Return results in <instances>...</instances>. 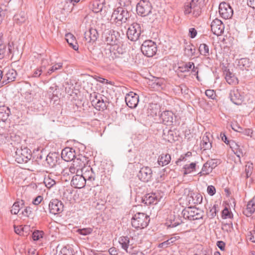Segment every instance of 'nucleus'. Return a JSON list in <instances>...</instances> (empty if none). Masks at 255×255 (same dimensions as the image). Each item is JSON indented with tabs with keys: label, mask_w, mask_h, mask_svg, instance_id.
Listing matches in <instances>:
<instances>
[{
	"label": "nucleus",
	"mask_w": 255,
	"mask_h": 255,
	"mask_svg": "<svg viewBox=\"0 0 255 255\" xmlns=\"http://www.w3.org/2000/svg\"><path fill=\"white\" fill-rule=\"evenodd\" d=\"M204 5L205 0H187L184 4V12L197 17L201 14Z\"/></svg>",
	"instance_id": "f257e3e1"
},
{
	"label": "nucleus",
	"mask_w": 255,
	"mask_h": 255,
	"mask_svg": "<svg viewBox=\"0 0 255 255\" xmlns=\"http://www.w3.org/2000/svg\"><path fill=\"white\" fill-rule=\"evenodd\" d=\"M130 14L126 7L118 6L113 12L111 20L118 26L125 23L130 18Z\"/></svg>",
	"instance_id": "f03ea898"
},
{
	"label": "nucleus",
	"mask_w": 255,
	"mask_h": 255,
	"mask_svg": "<svg viewBox=\"0 0 255 255\" xmlns=\"http://www.w3.org/2000/svg\"><path fill=\"white\" fill-rule=\"evenodd\" d=\"M31 157V150L25 146L17 147L14 155L15 160L18 163H27L30 160Z\"/></svg>",
	"instance_id": "7ed1b4c3"
},
{
	"label": "nucleus",
	"mask_w": 255,
	"mask_h": 255,
	"mask_svg": "<svg viewBox=\"0 0 255 255\" xmlns=\"http://www.w3.org/2000/svg\"><path fill=\"white\" fill-rule=\"evenodd\" d=\"M149 216L143 213H137L131 219V225L136 229L146 227L149 222Z\"/></svg>",
	"instance_id": "20e7f679"
},
{
	"label": "nucleus",
	"mask_w": 255,
	"mask_h": 255,
	"mask_svg": "<svg viewBox=\"0 0 255 255\" xmlns=\"http://www.w3.org/2000/svg\"><path fill=\"white\" fill-rule=\"evenodd\" d=\"M152 6L149 0H140L136 4V12L138 15L146 16L152 12Z\"/></svg>",
	"instance_id": "39448f33"
},
{
	"label": "nucleus",
	"mask_w": 255,
	"mask_h": 255,
	"mask_svg": "<svg viewBox=\"0 0 255 255\" xmlns=\"http://www.w3.org/2000/svg\"><path fill=\"white\" fill-rule=\"evenodd\" d=\"M121 43H117L111 45L110 48L106 50V58L110 60H114L116 58L121 57L124 54L125 50L120 46Z\"/></svg>",
	"instance_id": "423d86ee"
},
{
	"label": "nucleus",
	"mask_w": 255,
	"mask_h": 255,
	"mask_svg": "<svg viewBox=\"0 0 255 255\" xmlns=\"http://www.w3.org/2000/svg\"><path fill=\"white\" fill-rule=\"evenodd\" d=\"M141 50L147 57H152L156 53L157 46L156 43L152 40H146L141 45Z\"/></svg>",
	"instance_id": "0eeeda50"
},
{
	"label": "nucleus",
	"mask_w": 255,
	"mask_h": 255,
	"mask_svg": "<svg viewBox=\"0 0 255 255\" xmlns=\"http://www.w3.org/2000/svg\"><path fill=\"white\" fill-rule=\"evenodd\" d=\"M141 30L139 24L134 22L131 24L128 29L127 32L128 39L132 41L137 40L141 34Z\"/></svg>",
	"instance_id": "6e6552de"
},
{
	"label": "nucleus",
	"mask_w": 255,
	"mask_h": 255,
	"mask_svg": "<svg viewBox=\"0 0 255 255\" xmlns=\"http://www.w3.org/2000/svg\"><path fill=\"white\" fill-rule=\"evenodd\" d=\"M103 37L104 38L105 42L110 46L117 43H121L119 32L114 30L105 31Z\"/></svg>",
	"instance_id": "1a4fd4ad"
},
{
	"label": "nucleus",
	"mask_w": 255,
	"mask_h": 255,
	"mask_svg": "<svg viewBox=\"0 0 255 255\" xmlns=\"http://www.w3.org/2000/svg\"><path fill=\"white\" fill-rule=\"evenodd\" d=\"M219 12L221 16L225 19L231 18L233 14V10L231 6L225 2L219 4Z\"/></svg>",
	"instance_id": "9d476101"
},
{
	"label": "nucleus",
	"mask_w": 255,
	"mask_h": 255,
	"mask_svg": "<svg viewBox=\"0 0 255 255\" xmlns=\"http://www.w3.org/2000/svg\"><path fill=\"white\" fill-rule=\"evenodd\" d=\"M63 203L57 199H52L49 203V212L56 215L61 213L63 211Z\"/></svg>",
	"instance_id": "9b49d317"
},
{
	"label": "nucleus",
	"mask_w": 255,
	"mask_h": 255,
	"mask_svg": "<svg viewBox=\"0 0 255 255\" xmlns=\"http://www.w3.org/2000/svg\"><path fill=\"white\" fill-rule=\"evenodd\" d=\"M152 171L148 166H143L140 168L137 174L138 179L142 182H147L151 179Z\"/></svg>",
	"instance_id": "f8f14e48"
},
{
	"label": "nucleus",
	"mask_w": 255,
	"mask_h": 255,
	"mask_svg": "<svg viewBox=\"0 0 255 255\" xmlns=\"http://www.w3.org/2000/svg\"><path fill=\"white\" fill-rule=\"evenodd\" d=\"M80 1V0H65L62 4V7L61 8V13L66 16L73 10L76 3Z\"/></svg>",
	"instance_id": "ddd939ff"
},
{
	"label": "nucleus",
	"mask_w": 255,
	"mask_h": 255,
	"mask_svg": "<svg viewBox=\"0 0 255 255\" xmlns=\"http://www.w3.org/2000/svg\"><path fill=\"white\" fill-rule=\"evenodd\" d=\"M224 25L222 21L216 18L214 19L211 24V29L213 33L217 36L221 35L224 30Z\"/></svg>",
	"instance_id": "4468645a"
},
{
	"label": "nucleus",
	"mask_w": 255,
	"mask_h": 255,
	"mask_svg": "<svg viewBox=\"0 0 255 255\" xmlns=\"http://www.w3.org/2000/svg\"><path fill=\"white\" fill-rule=\"evenodd\" d=\"M125 101L128 107L131 109L135 108L138 103L139 96L136 94L130 92L126 95Z\"/></svg>",
	"instance_id": "2eb2a0df"
},
{
	"label": "nucleus",
	"mask_w": 255,
	"mask_h": 255,
	"mask_svg": "<svg viewBox=\"0 0 255 255\" xmlns=\"http://www.w3.org/2000/svg\"><path fill=\"white\" fill-rule=\"evenodd\" d=\"M81 172L82 173V175L86 182H87L88 184L90 186L95 179V174L93 172V169L90 166H88L82 169Z\"/></svg>",
	"instance_id": "dca6fc26"
},
{
	"label": "nucleus",
	"mask_w": 255,
	"mask_h": 255,
	"mask_svg": "<svg viewBox=\"0 0 255 255\" xmlns=\"http://www.w3.org/2000/svg\"><path fill=\"white\" fill-rule=\"evenodd\" d=\"M231 100L233 103L237 105H240L243 102V96L241 92L238 89L234 88L230 93Z\"/></svg>",
	"instance_id": "f3484780"
},
{
	"label": "nucleus",
	"mask_w": 255,
	"mask_h": 255,
	"mask_svg": "<svg viewBox=\"0 0 255 255\" xmlns=\"http://www.w3.org/2000/svg\"><path fill=\"white\" fill-rule=\"evenodd\" d=\"M202 196L199 193L189 191L187 200L190 205L200 204L202 202Z\"/></svg>",
	"instance_id": "a211bd4d"
},
{
	"label": "nucleus",
	"mask_w": 255,
	"mask_h": 255,
	"mask_svg": "<svg viewBox=\"0 0 255 255\" xmlns=\"http://www.w3.org/2000/svg\"><path fill=\"white\" fill-rule=\"evenodd\" d=\"M10 46L7 48L6 43L3 41V34L0 33V60L3 59L6 55L9 56L11 53Z\"/></svg>",
	"instance_id": "6ab92c4d"
},
{
	"label": "nucleus",
	"mask_w": 255,
	"mask_h": 255,
	"mask_svg": "<svg viewBox=\"0 0 255 255\" xmlns=\"http://www.w3.org/2000/svg\"><path fill=\"white\" fill-rule=\"evenodd\" d=\"M75 157V150L70 147H66L62 150L61 157L65 161L73 160Z\"/></svg>",
	"instance_id": "aec40b11"
},
{
	"label": "nucleus",
	"mask_w": 255,
	"mask_h": 255,
	"mask_svg": "<svg viewBox=\"0 0 255 255\" xmlns=\"http://www.w3.org/2000/svg\"><path fill=\"white\" fill-rule=\"evenodd\" d=\"M71 183L74 188H82L85 186L86 182L82 175L76 174L73 177Z\"/></svg>",
	"instance_id": "412c9836"
},
{
	"label": "nucleus",
	"mask_w": 255,
	"mask_h": 255,
	"mask_svg": "<svg viewBox=\"0 0 255 255\" xmlns=\"http://www.w3.org/2000/svg\"><path fill=\"white\" fill-rule=\"evenodd\" d=\"M160 117L165 125H170L173 123V113L171 111H164L160 114Z\"/></svg>",
	"instance_id": "4be33fe9"
},
{
	"label": "nucleus",
	"mask_w": 255,
	"mask_h": 255,
	"mask_svg": "<svg viewBox=\"0 0 255 255\" xmlns=\"http://www.w3.org/2000/svg\"><path fill=\"white\" fill-rule=\"evenodd\" d=\"M17 75L16 71L13 69H9L4 76L2 84H6L15 80Z\"/></svg>",
	"instance_id": "5701e85b"
},
{
	"label": "nucleus",
	"mask_w": 255,
	"mask_h": 255,
	"mask_svg": "<svg viewBox=\"0 0 255 255\" xmlns=\"http://www.w3.org/2000/svg\"><path fill=\"white\" fill-rule=\"evenodd\" d=\"M86 158L85 156H81L78 158H75L73 160L72 164L79 171H82V169L86 167L85 164L86 162Z\"/></svg>",
	"instance_id": "b1692460"
},
{
	"label": "nucleus",
	"mask_w": 255,
	"mask_h": 255,
	"mask_svg": "<svg viewBox=\"0 0 255 255\" xmlns=\"http://www.w3.org/2000/svg\"><path fill=\"white\" fill-rule=\"evenodd\" d=\"M148 115L152 117L160 115V107L157 104L151 103L148 108Z\"/></svg>",
	"instance_id": "393cba45"
},
{
	"label": "nucleus",
	"mask_w": 255,
	"mask_h": 255,
	"mask_svg": "<svg viewBox=\"0 0 255 255\" xmlns=\"http://www.w3.org/2000/svg\"><path fill=\"white\" fill-rule=\"evenodd\" d=\"M119 242L122 248L128 253H132V249L128 250L129 246V238L127 236H122L120 238Z\"/></svg>",
	"instance_id": "a878e982"
},
{
	"label": "nucleus",
	"mask_w": 255,
	"mask_h": 255,
	"mask_svg": "<svg viewBox=\"0 0 255 255\" xmlns=\"http://www.w3.org/2000/svg\"><path fill=\"white\" fill-rule=\"evenodd\" d=\"M159 199L155 194H146L142 199V202L146 205L156 204Z\"/></svg>",
	"instance_id": "bb28decb"
},
{
	"label": "nucleus",
	"mask_w": 255,
	"mask_h": 255,
	"mask_svg": "<svg viewBox=\"0 0 255 255\" xmlns=\"http://www.w3.org/2000/svg\"><path fill=\"white\" fill-rule=\"evenodd\" d=\"M225 75V79L227 82L230 85H235L238 83L237 78L235 74L230 71L229 70H226L224 72Z\"/></svg>",
	"instance_id": "cd10ccee"
},
{
	"label": "nucleus",
	"mask_w": 255,
	"mask_h": 255,
	"mask_svg": "<svg viewBox=\"0 0 255 255\" xmlns=\"http://www.w3.org/2000/svg\"><path fill=\"white\" fill-rule=\"evenodd\" d=\"M65 39L70 45L74 50H77L78 49V45L74 36L68 33L65 35Z\"/></svg>",
	"instance_id": "c85d7f7f"
},
{
	"label": "nucleus",
	"mask_w": 255,
	"mask_h": 255,
	"mask_svg": "<svg viewBox=\"0 0 255 255\" xmlns=\"http://www.w3.org/2000/svg\"><path fill=\"white\" fill-rule=\"evenodd\" d=\"M171 161V156L168 153H162L158 158V163L159 165L164 166L168 164Z\"/></svg>",
	"instance_id": "c756f323"
},
{
	"label": "nucleus",
	"mask_w": 255,
	"mask_h": 255,
	"mask_svg": "<svg viewBox=\"0 0 255 255\" xmlns=\"http://www.w3.org/2000/svg\"><path fill=\"white\" fill-rule=\"evenodd\" d=\"M204 212L196 208H192V214H191L190 221H194L202 219Z\"/></svg>",
	"instance_id": "7c9ffc66"
},
{
	"label": "nucleus",
	"mask_w": 255,
	"mask_h": 255,
	"mask_svg": "<svg viewBox=\"0 0 255 255\" xmlns=\"http://www.w3.org/2000/svg\"><path fill=\"white\" fill-rule=\"evenodd\" d=\"M10 109L5 106H0V121L5 122L9 116Z\"/></svg>",
	"instance_id": "2f4dec72"
},
{
	"label": "nucleus",
	"mask_w": 255,
	"mask_h": 255,
	"mask_svg": "<svg viewBox=\"0 0 255 255\" xmlns=\"http://www.w3.org/2000/svg\"><path fill=\"white\" fill-rule=\"evenodd\" d=\"M252 63L248 58H242L238 61V66L239 68L242 70H249L251 66Z\"/></svg>",
	"instance_id": "473e14b6"
},
{
	"label": "nucleus",
	"mask_w": 255,
	"mask_h": 255,
	"mask_svg": "<svg viewBox=\"0 0 255 255\" xmlns=\"http://www.w3.org/2000/svg\"><path fill=\"white\" fill-rule=\"evenodd\" d=\"M27 17L26 14L24 11H20L14 15L13 20L18 24H21L25 22L27 20Z\"/></svg>",
	"instance_id": "72a5a7b5"
},
{
	"label": "nucleus",
	"mask_w": 255,
	"mask_h": 255,
	"mask_svg": "<svg viewBox=\"0 0 255 255\" xmlns=\"http://www.w3.org/2000/svg\"><path fill=\"white\" fill-rule=\"evenodd\" d=\"M255 211V196L249 201L247 205V208L244 213L247 216H249Z\"/></svg>",
	"instance_id": "f704fd0d"
},
{
	"label": "nucleus",
	"mask_w": 255,
	"mask_h": 255,
	"mask_svg": "<svg viewBox=\"0 0 255 255\" xmlns=\"http://www.w3.org/2000/svg\"><path fill=\"white\" fill-rule=\"evenodd\" d=\"M201 149L203 150L209 149L212 147V144L207 136H203L201 142Z\"/></svg>",
	"instance_id": "c9c22d12"
},
{
	"label": "nucleus",
	"mask_w": 255,
	"mask_h": 255,
	"mask_svg": "<svg viewBox=\"0 0 255 255\" xmlns=\"http://www.w3.org/2000/svg\"><path fill=\"white\" fill-rule=\"evenodd\" d=\"M52 177L53 175L51 174L45 177L44 179V183L48 188H51L56 184L55 180Z\"/></svg>",
	"instance_id": "e433bc0d"
},
{
	"label": "nucleus",
	"mask_w": 255,
	"mask_h": 255,
	"mask_svg": "<svg viewBox=\"0 0 255 255\" xmlns=\"http://www.w3.org/2000/svg\"><path fill=\"white\" fill-rule=\"evenodd\" d=\"M93 105L99 111H104L106 108V105L102 99H98V101H93Z\"/></svg>",
	"instance_id": "4c0bfd02"
},
{
	"label": "nucleus",
	"mask_w": 255,
	"mask_h": 255,
	"mask_svg": "<svg viewBox=\"0 0 255 255\" xmlns=\"http://www.w3.org/2000/svg\"><path fill=\"white\" fill-rule=\"evenodd\" d=\"M196 164L194 162H192L189 164H186L183 167V173L186 175L191 173L195 170Z\"/></svg>",
	"instance_id": "58836bf2"
},
{
	"label": "nucleus",
	"mask_w": 255,
	"mask_h": 255,
	"mask_svg": "<svg viewBox=\"0 0 255 255\" xmlns=\"http://www.w3.org/2000/svg\"><path fill=\"white\" fill-rule=\"evenodd\" d=\"M92 10L95 13L101 11L103 7V4L100 0L94 1L92 4Z\"/></svg>",
	"instance_id": "ea45409f"
},
{
	"label": "nucleus",
	"mask_w": 255,
	"mask_h": 255,
	"mask_svg": "<svg viewBox=\"0 0 255 255\" xmlns=\"http://www.w3.org/2000/svg\"><path fill=\"white\" fill-rule=\"evenodd\" d=\"M184 51L188 57H192L195 52V48L192 44H188L185 47Z\"/></svg>",
	"instance_id": "a19ab883"
},
{
	"label": "nucleus",
	"mask_w": 255,
	"mask_h": 255,
	"mask_svg": "<svg viewBox=\"0 0 255 255\" xmlns=\"http://www.w3.org/2000/svg\"><path fill=\"white\" fill-rule=\"evenodd\" d=\"M192 66H194L193 62H187L183 64L182 66H180L178 67V69L181 72H186L190 71L192 69Z\"/></svg>",
	"instance_id": "79ce46f5"
},
{
	"label": "nucleus",
	"mask_w": 255,
	"mask_h": 255,
	"mask_svg": "<svg viewBox=\"0 0 255 255\" xmlns=\"http://www.w3.org/2000/svg\"><path fill=\"white\" fill-rule=\"evenodd\" d=\"M53 154H49L46 158V162L50 167H53L56 165L57 159L53 157Z\"/></svg>",
	"instance_id": "37998d69"
},
{
	"label": "nucleus",
	"mask_w": 255,
	"mask_h": 255,
	"mask_svg": "<svg viewBox=\"0 0 255 255\" xmlns=\"http://www.w3.org/2000/svg\"><path fill=\"white\" fill-rule=\"evenodd\" d=\"M199 51L201 54L206 56L209 55V46L205 44H201L199 47Z\"/></svg>",
	"instance_id": "c03bdc74"
},
{
	"label": "nucleus",
	"mask_w": 255,
	"mask_h": 255,
	"mask_svg": "<svg viewBox=\"0 0 255 255\" xmlns=\"http://www.w3.org/2000/svg\"><path fill=\"white\" fill-rule=\"evenodd\" d=\"M221 229L225 232L231 233L233 230L232 222L230 221L229 223H222Z\"/></svg>",
	"instance_id": "a18cd8bd"
},
{
	"label": "nucleus",
	"mask_w": 255,
	"mask_h": 255,
	"mask_svg": "<svg viewBox=\"0 0 255 255\" xmlns=\"http://www.w3.org/2000/svg\"><path fill=\"white\" fill-rule=\"evenodd\" d=\"M88 31L90 35V37H91L90 39H92V40L93 41V42H94L95 41H96V40L97 39V38L99 37V33H98L97 29L95 28H91L89 29Z\"/></svg>",
	"instance_id": "49530a36"
},
{
	"label": "nucleus",
	"mask_w": 255,
	"mask_h": 255,
	"mask_svg": "<svg viewBox=\"0 0 255 255\" xmlns=\"http://www.w3.org/2000/svg\"><path fill=\"white\" fill-rule=\"evenodd\" d=\"M63 64L62 63L59 62L56 63L55 65L52 66L47 72V74L50 75L52 73L58 70L61 69L62 68Z\"/></svg>",
	"instance_id": "de8ad7c7"
},
{
	"label": "nucleus",
	"mask_w": 255,
	"mask_h": 255,
	"mask_svg": "<svg viewBox=\"0 0 255 255\" xmlns=\"http://www.w3.org/2000/svg\"><path fill=\"white\" fill-rule=\"evenodd\" d=\"M61 255H75L73 250L70 247H64L61 251Z\"/></svg>",
	"instance_id": "09e8293b"
},
{
	"label": "nucleus",
	"mask_w": 255,
	"mask_h": 255,
	"mask_svg": "<svg viewBox=\"0 0 255 255\" xmlns=\"http://www.w3.org/2000/svg\"><path fill=\"white\" fill-rule=\"evenodd\" d=\"M44 232L41 231L36 230L33 232L32 238L34 241H38L43 238Z\"/></svg>",
	"instance_id": "8fccbe9b"
},
{
	"label": "nucleus",
	"mask_w": 255,
	"mask_h": 255,
	"mask_svg": "<svg viewBox=\"0 0 255 255\" xmlns=\"http://www.w3.org/2000/svg\"><path fill=\"white\" fill-rule=\"evenodd\" d=\"M93 229L91 228H86L83 229H79L77 230V232L80 235L87 236L92 233Z\"/></svg>",
	"instance_id": "3c124183"
},
{
	"label": "nucleus",
	"mask_w": 255,
	"mask_h": 255,
	"mask_svg": "<svg viewBox=\"0 0 255 255\" xmlns=\"http://www.w3.org/2000/svg\"><path fill=\"white\" fill-rule=\"evenodd\" d=\"M238 128H239V130L235 129V128H233V129L234 130H236V131L240 132H242L246 135L252 136V134L253 133L252 129H250V128H246V129H242V128L239 127H238Z\"/></svg>",
	"instance_id": "603ef678"
},
{
	"label": "nucleus",
	"mask_w": 255,
	"mask_h": 255,
	"mask_svg": "<svg viewBox=\"0 0 255 255\" xmlns=\"http://www.w3.org/2000/svg\"><path fill=\"white\" fill-rule=\"evenodd\" d=\"M191 214H192V208L189 207L184 209L182 212V215L185 219L190 220Z\"/></svg>",
	"instance_id": "864d4df0"
},
{
	"label": "nucleus",
	"mask_w": 255,
	"mask_h": 255,
	"mask_svg": "<svg viewBox=\"0 0 255 255\" xmlns=\"http://www.w3.org/2000/svg\"><path fill=\"white\" fill-rule=\"evenodd\" d=\"M253 165L251 163H248L246 165L245 172L246 178H249L252 173Z\"/></svg>",
	"instance_id": "5fc2aeb1"
},
{
	"label": "nucleus",
	"mask_w": 255,
	"mask_h": 255,
	"mask_svg": "<svg viewBox=\"0 0 255 255\" xmlns=\"http://www.w3.org/2000/svg\"><path fill=\"white\" fill-rule=\"evenodd\" d=\"M233 216L232 213L227 207L222 211V217L223 219H231L233 218Z\"/></svg>",
	"instance_id": "6e6d98bb"
},
{
	"label": "nucleus",
	"mask_w": 255,
	"mask_h": 255,
	"mask_svg": "<svg viewBox=\"0 0 255 255\" xmlns=\"http://www.w3.org/2000/svg\"><path fill=\"white\" fill-rule=\"evenodd\" d=\"M20 207L19 205V202H15L13 206H12L11 209L10 210L11 214L16 215L17 214L19 210H20Z\"/></svg>",
	"instance_id": "4d7b16f0"
},
{
	"label": "nucleus",
	"mask_w": 255,
	"mask_h": 255,
	"mask_svg": "<svg viewBox=\"0 0 255 255\" xmlns=\"http://www.w3.org/2000/svg\"><path fill=\"white\" fill-rule=\"evenodd\" d=\"M0 7V24L1 23L3 19L4 18L7 11V8L6 5H2Z\"/></svg>",
	"instance_id": "13d9d810"
},
{
	"label": "nucleus",
	"mask_w": 255,
	"mask_h": 255,
	"mask_svg": "<svg viewBox=\"0 0 255 255\" xmlns=\"http://www.w3.org/2000/svg\"><path fill=\"white\" fill-rule=\"evenodd\" d=\"M218 205H214L213 207L210 209L208 213L210 218H213L216 216L217 212H218Z\"/></svg>",
	"instance_id": "bf43d9fd"
},
{
	"label": "nucleus",
	"mask_w": 255,
	"mask_h": 255,
	"mask_svg": "<svg viewBox=\"0 0 255 255\" xmlns=\"http://www.w3.org/2000/svg\"><path fill=\"white\" fill-rule=\"evenodd\" d=\"M45 68L44 67H42V66L37 68L33 72L31 77H34V78L39 77L43 72V69H45Z\"/></svg>",
	"instance_id": "052dcab7"
},
{
	"label": "nucleus",
	"mask_w": 255,
	"mask_h": 255,
	"mask_svg": "<svg viewBox=\"0 0 255 255\" xmlns=\"http://www.w3.org/2000/svg\"><path fill=\"white\" fill-rule=\"evenodd\" d=\"M209 166L211 171L215 168L218 165V161L216 159H211L206 162Z\"/></svg>",
	"instance_id": "680f3d73"
},
{
	"label": "nucleus",
	"mask_w": 255,
	"mask_h": 255,
	"mask_svg": "<svg viewBox=\"0 0 255 255\" xmlns=\"http://www.w3.org/2000/svg\"><path fill=\"white\" fill-rule=\"evenodd\" d=\"M119 6H122L123 7H126L128 8L129 6L131 3L130 0H119Z\"/></svg>",
	"instance_id": "e2e57ef3"
},
{
	"label": "nucleus",
	"mask_w": 255,
	"mask_h": 255,
	"mask_svg": "<svg viewBox=\"0 0 255 255\" xmlns=\"http://www.w3.org/2000/svg\"><path fill=\"white\" fill-rule=\"evenodd\" d=\"M211 172V169L209 168L207 163H204L202 168L203 174H209Z\"/></svg>",
	"instance_id": "0e129e2a"
},
{
	"label": "nucleus",
	"mask_w": 255,
	"mask_h": 255,
	"mask_svg": "<svg viewBox=\"0 0 255 255\" xmlns=\"http://www.w3.org/2000/svg\"><path fill=\"white\" fill-rule=\"evenodd\" d=\"M98 99H102L101 95L98 93H94L90 95V100L93 104V101H98Z\"/></svg>",
	"instance_id": "69168bd1"
},
{
	"label": "nucleus",
	"mask_w": 255,
	"mask_h": 255,
	"mask_svg": "<svg viewBox=\"0 0 255 255\" xmlns=\"http://www.w3.org/2000/svg\"><path fill=\"white\" fill-rule=\"evenodd\" d=\"M229 145H230V148L232 149L233 151H235L236 150H239V148H240V145L233 140H231Z\"/></svg>",
	"instance_id": "338daca9"
},
{
	"label": "nucleus",
	"mask_w": 255,
	"mask_h": 255,
	"mask_svg": "<svg viewBox=\"0 0 255 255\" xmlns=\"http://www.w3.org/2000/svg\"><path fill=\"white\" fill-rule=\"evenodd\" d=\"M206 95L209 98L214 99L216 96L215 93L213 90H207L205 91Z\"/></svg>",
	"instance_id": "774afa93"
}]
</instances>
